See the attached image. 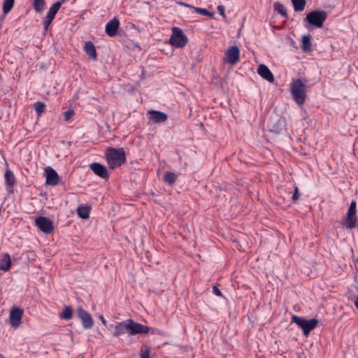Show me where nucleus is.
Here are the masks:
<instances>
[{
  "mask_svg": "<svg viewBox=\"0 0 358 358\" xmlns=\"http://www.w3.org/2000/svg\"><path fill=\"white\" fill-rule=\"evenodd\" d=\"M108 329L113 331V336L116 338H119L126 333L129 336H134L147 334L150 331L149 327L138 323L131 319L110 324Z\"/></svg>",
  "mask_w": 358,
  "mask_h": 358,
  "instance_id": "f257e3e1",
  "label": "nucleus"
},
{
  "mask_svg": "<svg viewBox=\"0 0 358 358\" xmlns=\"http://www.w3.org/2000/svg\"><path fill=\"white\" fill-rule=\"evenodd\" d=\"M106 157L109 167L113 169L126 162V154L122 148H108L106 151Z\"/></svg>",
  "mask_w": 358,
  "mask_h": 358,
  "instance_id": "f03ea898",
  "label": "nucleus"
},
{
  "mask_svg": "<svg viewBox=\"0 0 358 358\" xmlns=\"http://www.w3.org/2000/svg\"><path fill=\"white\" fill-rule=\"evenodd\" d=\"M306 85L301 79L294 80L291 83V93L293 99L299 105H302L306 101Z\"/></svg>",
  "mask_w": 358,
  "mask_h": 358,
  "instance_id": "7ed1b4c3",
  "label": "nucleus"
},
{
  "mask_svg": "<svg viewBox=\"0 0 358 358\" xmlns=\"http://www.w3.org/2000/svg\"><path fill=\"white\" fill-rule=\"evenodd\" d=\"M292 322L296 324L301 328L303 335L308 336L310 332L317 326L319 322L318 320L315 318L307 320L304 317L294 315L292 317Z\"/></svg>",
  "mask_w": 358,
  "mask_h": 358,
  "instance_id": "20e7f679",
  "label": "nucleus"
},
{
  "mask_svg": "<svg viewBox=\"0 0 358 358\" xmlns=\"http://www.w3.org/2000/svg\"><path fill=\"white\" fill-rule=\"evenodd\" d=\"M343 224L345 225L348 229H352L358 227L356 201H352L350 203L348 213L344 217Z\"/></svg>",
  "mask_w": 358,
  "mask_h": 358,
  "instance_id": "39448f33",
  "label": "nucleus"
},
{
  "mask_svg": "<svg viewBox=\"0 0 358 358\" xmlns=\"http://www.w3.org/2000/svg\"><path fill=\"white\" fill-rule=\"evenodd\" d=\"M187 42L188 38L180 28L176 27L172 28V34L169 38V43L171 45L181 48L185 47Z\"/></svg>",
  "mask_w": 358,
  "mask_h": 358,
  "instance_id": "423d86ee",
  "label": "nucleus"
},
{
  "mask_svg": "<svg viewBox=\"0 0 358 358\" xmlns=\"http://www.w3.org/2000/svg\"><path fill=\"white\" fill-rule=\"evenodd\" d=\"M327 17V13L324 10H313L306 15L305 20L317 28H322Z\"/></svg>",
  "mask_w": 358,
  "mask_h": 358,
  "instance_id": "0eeeda50",
  "label": "nucleus"
},
{
  "mask_svg": "<svg viewBox=\"0 0 358 358\" xmlns=\"http://www.w3.org/2000/svg\"><path fill=\"white\" fill-rule=\"evenodd\" d=\"M285 120L278 115L271 116L267 123L269 131L275 134H280L285 128Z\"/></svg>",
  "mask_w": 358,
  "mask_h": 358,
  "instance_id": "6e6552de",
  "label": "nucleus"
},
{
  "mask_svg": "<svg viewBox=\"0 0 358 358\" xmlns=\"http://www.w3.org/2000/svg\"><path fill=\"white\" fill-rule=\"evenodd\" d=\"M35 224L45 234H50L54 230L52 221L46 217L40 216L36 218Z\"/></svg>",
  "mask_w": 358,
  "mask_h": 358,
  "instance_id": "1a4fd4ad",
  "label": "nucleus"
},
{
  "mask_svg": "<svg viewBox=\"0 0 358 358\" xmlns=\"http://www.w3.org/2000/svg\"><path fill=\"white\" fill-rule=\"evenodd\" d=\"M239 57L240 50L236 45H234L227 50L224 61L231 65H235L238 62Z\"/></svg>",
  "mask_w": 358,
  "mask_h": 358,
  "instance_id": "9d476101",
  "label": "nucleus"
},
{
  "mask_svg": "<svg viewBox=\"0 0 358 358\" xmlns=\"http://www.w3.org/2000/svg\"><path fill=\"white\" fill-rule=\"evenodd\" d=\"M23 310L18 307H12L10 310L9 320L11 326L14 328L20 327L22 322Z\"/></svg>",
  "mask_w": 358,
  "mask_h": 358,
  "instance_id": "9b49d317",
  "label": "nucleus"
},
{
  "mask_svg": "<svg viewBox=\"0 0 358 358\" xmlns=\"http://www.w3.org/2000/svg\"><path fill=\"white\" fill-rule=\"evenodd\" d=\"M78 318L81 320L83 328L90 329L94 325V320L91 315L82 308L77 309Z\"/></svg>",
  "mask_w": 358,
  "mask_h": 358,
  "instance_id": "f8f14e48",
  "label": "nucleus"
},
{
  "mask_svg": "<svg viewBox=\"0 0 358 358\" xmlns=\"http://www.w3.org/2000/svg\"><path fill=\"white\" fill-rule=\"evenodd\" d=\"M45 176V185L55 186L59 182V175L56 171L50 166H47L44 169Z\"/></svg>",
  "mask_w": 358,
  "mask_h": 358,
  "instance_id": "ddd939ff",
  "label": "nucleus"
},
{
  "mask_svg": "<svg viewBox=\"0 0 358 358\" xmlns=\"http://www.w3.org/2000/svg\"><path fill=\"white\" fill-rule=\"evenodd\" d=\"M90 169L100 178L106 179L109 177L107 168L101 164L94 162L90 164Z\"/></svg>",
  "mask_w": 358,
  "mask_h": 358,
  "instance_id": "4468645a",
  "label": "nucleus"
},
{
  "mask_svg": "<svg viewBox=\"0 0 358 358\" xmlns=\"http://www.w3.org/2000/svg\"><path fill=\"white\" fill-rule=\"evenodd\" d=\"M120 26V21L117 17H114L110 20L105 27V31L110 37L116 36Z\"/></svg>",
  "mask_w": 358,
  "mask_h": 358,
  "instance_id": "2eb2a0df",
  "label": "nucleus"
},
{
  "mask_svg": "<svg viewBox=\"0 0 358 358\" xmlns=\"http://www.w3.org/2000/svg\"><path fill=\"white\" fill-rule=\"evenodd\" d=\"M150 120L154 123L165 122L168 119V115L162 111L150 110L148 111Z\"/></svg>",
  "mask_w": 358,
  "mask_h": 358,
  "instance_id": "dca6fc26",
  "label": "nucleus"
},
{
  "mask_svg": "<svg viewBox=\"0 0 358 358\" xmlns=\"http://www.w3.org/2000/svg\"><path fill=\"white\" fill-rule=\"evenodd\" d=\"M258 74L270 83L274 81V77L272 72L265 64H260L257 68Z\"/></svg>",
  "mask_w": 358,
  "mask_h": 358,
  "instance_id": "f3484780",
  "label": "nucleus"
},
{
  "mask_svg": "<svg viewBox=\"0 0 358 358\" xmlns=\"http://www.w3.org/2000/svg\"><path fill=\"white\" fill-rule=\"evenodd\" d=\"M84 50L85 53L94 61L97 59L96 48L92 42L87 41L85 43Z\"/></svg>",
  "mask_w": 358,
  "mask_h": 358,
  "instance_id": "a211bd4d",
  "label": "nucleus"
},
{
  "mask_svg": "<svg viewBox=\"0 0 358 358\" xmlns=\"http://www.w3.org/2000/svg\"><path fill=\"white\" fill-rule=\"evenodd\" d=\"M66 0H59L53 3L48 11L46 17L53 20L55 15L61 8V6L65 2Z\"/></svg>",
  "mask_w": 358,
  "mask_h": 358,
  "instance_id": "6ab92c4d",
  "label": "nucleus"
},
{
  "mask_svg": "<svg viewBox=\"0 0 358 358\" xmlns=\"http://www.w3.org/2000/svg\"><path fill=\"white\" fill-rule=\"evenodd\" d=\"M11 259L8 254H5L0 261V270L8 271L11 266Z\"/></svg>",
  "mask_w": 358,
  "mask_h": 358,
  "instance_id": "aec40b11",
  "label": "nucleus"
},
{
  "mask_svg": "<svg viewBox=\"0 0 358 358\" xmlns=\"http://www.w3.org/2000/svg\"><path fill=\"white\" fill-rule=\"evenodd\" d=\"M5 183L8 187H13L15 183V178L13 173L7 169L4 173Z\"/></svg>",
  "mask_w": 358,
  "mask_h": 358,
  "instance_id": "412c9836",
  "label": "nucleus"
},
{
  "mask_svg": "<svg viewBox=\"0 0 358 358\" xmlns=\"http://www.w3.org/2000/svg\"><path fill=\"white\" fill-rule=\"evenodd\" d=\"M91 208L88 206H80L77 208V214L82 219H87L90 217Z\"/></svg>",
  "mask_w": 358,
  "mask_h": 358,
  "instance_id": "4be33fe9",
  "label": "nucleus"
},
{
  "mask_svg": "<svg viewBox=\"0 0 358 358\" xmlns=\"http://www.w3.org/2000/svg\"><path fill=\"white\" fill-rule=\"evenodd\" d=\"M312 43L310 40V36H303L302 38V46L301 49L305 52H308L311 50Z\"/></svg>",
  "mask_w": 358,
  "mask_h": 358,
  "instance_id": "5701e85b",
  "label": "nucleus"
},
{
  "mask_svg": "<svg viewBox=\"0 0 358 358\" xmlns=\"http://www.w3.org/2000/svg\"><path fill=\"white\" fill-rule=\"evenodd\" d=\"M45 6V0H34L33 1V8L37 13H41L43 11Z\"/></svg>",
  "mask_w": 358,
  "mask_h": 358,
  "instance_id": "b1692460",
  "label": "nucleus"
},
{
  "mask_svg": "<svg viewBox=\"0 0 358 358\" xmlns=\"http://www.w3.org/2000/svg\"><path fill=\"white\" fill-rule=\"evenodd\" d=\"M292 3L296 12L303 10L306 3L305 0H292Z\"/></svg>",
  "mask_w": 358,
  "mask_h": 358,
  "instance_id": "393cba45",
  "label": "nucleus"
},
{
  "mask_svg": "<svg viewBox=\"0 0 358 358\" xmlns=\"http://www.w3.org/2000/svg\"><path fill=\"white\" fill-rule=\"evenodd\" d=\"M177 179V176L172 172H166L164 176V180L170 185L175 183Z\"/></svg>",
  "mask_w": 358,
  "mask_h": 358,
  "instance_id": "a878e982",
  "label": "nucleus"
},
{
  "mask_svg": "<svg viewBox=\"0 0 358 358\" xmlns=\"http://www.w3.org/2000/svg\"><path fill=\"white\" fill-rule=\"evenodd\" d=\"M15 0H4L3 3V12L6 15L8 13L14 6Z\"/></svg>",
  "mask_w": 358,
  "mask_h": 358,
  "instance_id": "bb28decb",
  "label": "nucleus"
},
{
  "mask_svg": "<svg viewBox=\"0 0 358 358\" xmlns=\"http://www.w3.org/2000/svg\"><path fill=\"white\" fill-rule=\"evenodd\" d=\"M73 316V309L70 306H65L62 314L61 317L65 320H70Z\"/></svg>",
  "mask_w": 358,
  "mask_h": 358,
  "instance_id": "cd10ccee",
  "label": "nucleus"
},
{
  "mask_svg": "<svg viewBox=\"0 0 358 358\" xmlns=\"http://www.w3.org/2000/svg\"><path fill=\"white\" fill-rule=\"evenodd\" d=\"M274 9L275 11H277L281 15L287 17V10H286L285 6H283V4H282L280 2L275 3H274Z\"/></svg>",
  "mask_w": 358,
  "mask_h": 358,
  "instance_id": "c85d7f7f",
  "label": "nucleus"
},
{
  "mask_svg": "<svg viewBox=\"0 0 358 358\" xmlns=\"http://www.w3.org/2000/svg\"><path fill=\"white\" fill-rule=\"evenodd\" d=\"M45 109V104L43 102L38 101L35 104V110L38 115H41Z\"/></svg>",
  "mask_w": 358,
  "mask_h": 358,
  "instance_id": "c756f323",
  "label": "nucleus"
},
{
  "mask_svg": "<svg viewBox=\"0 0 358 358\" xmlns=\"http://www.w3.org/2000/svg\"><path fill=\"white\" fill-rule=\"evenodd\" d=\"M194 9L195 10L196 13H199V14H200V15H203V16H209V17H213V13L209 12V11H208L207 9H206V8L194 7Z\"/></svg>",
  "mask_w": 358,
  "mask_h": 358,
  "instance_id": "7c9ffc66",
  "label": "nucleus"
},
{
  "mask_svg": "<svg viewBox=\"0 0 358 358\" xmlns=\"http://www.w3.org/2000/svg\"><path fill=\"white\" fill-rule=\"evenodd\" d=\"M151 348L147 346L141 354V358H150Z\"/></svg>",
  "mask_w": 358,
  "mask_h": 358,
  "instance_id": "2f4dec72",
  "label": "nucleus"
},
{
  "mask_svg": "<svg viewBox=\"0 0 358 358\" xmlns=\"http://www.w3.org/2000/svg\"><path fill=\"white\" fill-rule=\"evenodd\" d=\"M299 188L298 187H294V194L292 195V200L293 202H296V201L299 199Z\"/></svg>",
  "mask_w": 358,
  "mask_h": 358,
  "instance_id": "473e14b6",
  "label": "nucleus"
},
{
  "mask_svg": "<svg viewBox=\"0 0 358 358\" xmlns=\"http://www.w3.org/2000/svg\"><path fill=\"white\" fill-rule=\"evenodd\" d=\"M52 22V20L45 17V20L43 22V27L45 31L48 30V27L51 24Z\"/></svg>",
  "mask_w": 358,
  "mask_h": 358,
  "instance_id": "72a5a7b5",
  "label": "nucleus"
},
{
  "mask_svg": "<svg viewBox=\"0 0 358 358\" xmlns=\"http://www.w3.org/2000/svg\"><path fill=\"white\" fill-rule=\"evenodd\" d=\"M148 333H151L153 335H162V331L157 328H150V331Z\"/></svg>",
  "mask_w": 358,
  "mask_h": 358,
  "instance_id": "f704fd0d",
  "label": "nucleus"
},
{
  "mask_svg": "<svg viewBox=\"0 0 358 358\" xmlns=\"http://www.w3.org/2000/svg\"><path fill=\"white\" fill-rule=\"evenodd\" d=\"M74 114V112L73 110H67L66 113H65V120L67 121V120H69L71 117Z\"/></svg>",
  "mask_w": 358,
  "mask_h": 358,
  "instance_id": "c9c22d12",
  "label": "nucleus"
},
{
  "mask_svg": "<svg viewBox=\"0 0 358 358\" xmlns=\"http://www.w3.org/2000/svg\"><path fill=\"white\" fill-rule=\"evenodd\" d=\"M217 10H218V13L224 17H225V13H224V10H225V8L223 5H219L217 6Z\"/></svg>",
  "mask_w": 358,
  "mask_h": 358,
  "instance_id": "e433bc0d",
  "label": "nucleus"
},
{
  "mask_svg": "<svg viewBox=\"0 0 358 358\" xmlns=\"http://www.w3.org/2000/svg\"><path fill=\"white\" fill-rule=\"evenodd\" d=\"M213 293L218 296H222V294L221 292V291L216 287V286H214L213 288Z\"/></svg>",
  "mask_w": 358,
  "mask_h": 358,
  "instance_id": "4c0bfd02",
  "label": "nucleus"
},
{
  "mask_svg": "<svg viewBox=\"0 0 358 358\" xmlns=\"http://www.w3.org/2000/svg\"><path fill=\"white\" fill-rule=\"evenodd\" d=\"M99 318H100V320H101V321L102 324H103L104 326H106L107 322H106V320H105V318L103 317V315H101V316L99 317Z\"/></svg>",
  "mask_w": 358,
  "mask_h": 358,
  "instance_id": "58836bf2",
  "label": "nucleus"
},
{
  "mask_svg": "<svg viewBox=\"0 0 358 358\" xmlns=\"http://www.w3.org/2000/svg\"><path fill=\"white\" fill-rule=\"evenodd\" d=\"M355 306L358 309V296H357V298L355 301Z\"/></svg>",
  "mask_w": 358,
  "mask_h": 358,
  "instance_id": "ea45409f",
  "label": "nucleus"
},
{
  "mask_svg": "<svg viewBox=\"0 0 358 358\" xmlns=\"http://www.w3.org/2000/svg\"><path fill=\"white\" fill-rule=\"evenodd\" d=\"M180 4L182 5V6H187V7H190L191 6L187 4V3H180Z\"/></svg>",
  "mask_w": 358,
  "mask_h": 358,
  "instance_id": "a19ab883",
  "label": "nucleus"
},
{
  "mask_svg": "<svg viewBox=\"0 0 358 358\" xmlns=\"http://www.w3.org/2000/svg\"><path fill=\"white\" fill-rule=\"evenodd\" d=\"M0 358H4L1 354H0Z\"/></svg>",
  "mask_w": 358,
  "mask_h": 358,
  "instance_id": "79ce46f5",
  "label": "nucleus"
}]
</instances>
